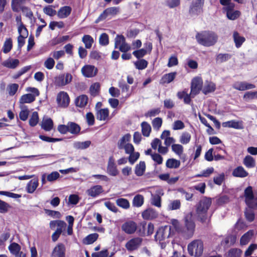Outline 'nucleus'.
I'll use <instances>...</instances> for the list:
<instances>
[{
  "mask_svg": "<svg viewBox=\"0 0 257 257\" xmlns=\"http://www.w3.org/2000/svg\"><path fill=\"white\" fill-rule=\"evenodd\" d=\"M172 224L178 232L183 233L185 238H189L193 236L195 224L191 215H187L185 217V226L183 228L180 226L179 221L176 219H173Z\"/></svg>",
  "mask_w": 257,
  "mask_h": 257,
  "instance_id": "f257e3e1",
  "label": "nucleus"
},
{
  "mask_svg": "<svg viewBox=\"0 0 257 257\" xmlns=\"http://www.w3.org/2000/svg\"><path fill=\"white\" fill-rule=\"evenodd\" d=\"M196 39L199 44L205 47L213 46L218 40L217 35L213 31H204L198 33Z\"/></svg>",
  "mask_w": 257,
  "mask_h": 257,
  "instance_id": "f03ea898",
  "label": "nucleus"
},
{
  "mask_svg": "<svg viewBox=\"0 0 257 257\" xmlns=\"http://www.w3.org/2000/svg\"><path fill=\"white\" fill-rule=\"evenodd\" d=\"M212 201L210 198L204 197L200 200L196 205V213L201 221L204 222L207 217V213Z\"/></svg>",
  "mask_w": 257,
  "mask_h": 257,
  "instance_id": "7ed1b4c3",
  "label": "nucleus"
},
{
  "mask_svg": "<svg viewBox=\"0 0 257 257\" xmlns=\"http://www.w3.org/2000/svg\"><path fill=\"white\" fill-rule=\"evenodd\" d=\"M188 251L190 255L195 257L200 256L203 251V243L201 240L196 239L188 245Z\"/></svg>",
  "mask_w": 257,
  "mask_h": 257,
  "instance_id": "20e7f679",
  "label": "nucleus"
},
{
  "mask_svg": "<svg viewBox=\"0 0 257 257\" xmlns=\"http://www.w3.org/2000/svg\"><path fill=\"white\" fill-rule=\"evenodd\" d=\"M80 130V126L74 122L70 121L66 125L60 124L58 126V131L61 134H66L69 132L72 135H77Z\"/></svg>",
  "mask_w": 257,
  "mask_h": 257,
  "instance_id": "39448f33",
  "label": "nucleus"
},
{
  "mask_svg": "<svg viewBox=\"0 0 257 257\" xmlns=\"http://www.w3.org/2000/svg\"><path fill=\"white\" fill-rule=\"evenodd\" d=\"M26 91L33 93H28L23 95L20 100V105H24L25 103H30L35 101L36 96L39 95V91L38 89L35 87H28Z\"/></svg>",
  "mask_w": 257,
  "mask_h": 257,
  "instance_id": "423d86ee",
  "label": "nucleus"
},
{
  "mask_svg": "<svg viewBox=\"0 0 257 257\" xmlns=\"http://www.w3.org/2000/svg\"><path fill=\"white\" fill-rule=\"evenodd\" d=\"M120 11L119 7H110L106 9L103 12L99 15L98 18L96 20L95 23L96 24L98 23L100 21H102L107 17H113L117 15Z\"/></svg>",
  "mask_w": 257,
  "mask_h": 257,
  "instance_id": "0eeeda50",
  "label": "nucleus"
},
{
  "mask_svg": "<svg viewBox=\"0 0 257 257\" xmlns=\"http://www.w3.org/2000/svg\"><path fill=\"white\" fill-rule=\"evenodd\" d=\"M203 88V80L200 77H195L192 80L191 83L190 95L194 97L198 94Z\"/></svg>",
  "mask_w": 257,
  "mask_h": 257,
  "instance_id": "6e6552de",
  "label": "nucleus"
},
{
  "mask_svg": "<svg viewBox=\"0 0 257 257\" xmlns=\"http://www.w3.org/2000/svg\"><path fill=\"white\" fill-rule=\"evenodd\" d=\"M143 239L140 237H135L128 240L125 244L127 251H133L138 250L142 245Z\"/></svg>",
  "mask_w": 257,
  "mask_h": 257,
  "instance_id": "1a4fd4ad",
  "label": "nucleus"
},
{
  "mask_svg": "<svg viewBox=\"0 0 257 257\" xmlns=\"http://www.w3.org/2000/svg\"><path fill=\"white\" fill-rule=\"evenodd\" d=\"M171 233V227L170 225H166L160 227L155 235V239L160 242L164 240L165 238H168Z\"/></svg>",
  "mask_w": 257,
  "mask_h": 257,
  "instance_id": "9d476101",
  "label": "nucleus"
},
{
  "mask_svg": "<svg viewBox=\"0 0 257 257\" xmlns=\"http://www.w3.org/2000/svg\"><path fill=\"white\" fill-rule=\"evenodd\" d=\"M72 80L70 73H66L60 74L55 78V84L58 86H64L69 84Z\"/></svg>",
  "mask_w": 257,
  "mask_h": 257,
  "instance_id": "9b49d317",
  "label": "nucleus"
},
{
  "mask_svg": "<svg viewBox=\"0 0 257 257\" xmlns=\"http://www.w3.org/2000/svg\"><path fill=\"white\" fill-rule=\"evenodd\" d=\"M164 191L162 189L157 188L155 190V193L151 194V197L150 199L151 204L158 208H161L162 206V199L161 197L164 195Z\"/></svg>",
  "mask_w": 257,
  "mask_h": 257,
  "instance_id": "f8f14e48",
  "label": "nucleus"
},
{
  "mask_svg": "<svg viewBox=\"0 0 257 257\" xmlns=\"http://www.w3.org/2000/svg\"><path fill=\"white\" fill-rule=\"evenodd\" d=\"M138 228L137 224L134 221L128 220L123 223L121 229L127 234H133L135 233Z\"/></svg>",
  "mask_w": 257,
  "mask_h": 257,
  "instance_id": "ddd939ff",
  "label": "nucleus"
},
{
  "mask_svg": "<svg viewBox=\"0 0 257 257\" xmlns=\"http://www.w3.org/2000/svg\"><path fill=\"white\" fill-rule=\"evenodd\" d=\"M204 0H192L190 7L189 13L191 15H198L202 12Z\"/></svg>",
  "mask_w": 257,
  "mask_h": 257,
  "instance_id": "4468645a",
  "label": "nucleus"
},
{
  "mask_svg": "<svg viewBox=\"0 0 257 257\" xmlns=\"http://www.w3.org/2000/svg\"><path fill=\"white\" fill-rule=\"evenodd\" d=\"M57 102L60 107H67L70 102V98L67 93L64 91L60 92L57 96Z\"/></svg>",
  "mask_w": 257,
  "mask_h": 257,
  "instance_id": "2eb2a0df",
  "label": "nucleus"
},
{
  "mask_svg": "<svg viewBox=\"0 0 257 257\" xmlns=\"http://www.w3.org/2000/svg\"><path fill=\"white\" fill-rule=\"evenodd\" d=\"M97 68L91 65H85L81 69L82 74L87 78L94 77L97 74Z\"/></svg>",
  "mask_w": 257,
  "mask_h": 257,
  "instance_id": "dca6fc26",
  "label": "nucleus"
},
{
  "mask_svg": "<svg viewBox=\"0 0 257 257\" xmlns=\"http://www.w3.org/2000/svg\"><path fill=\"white\" fill-rule=\"evenodd\" d=\"M232 87L236 90L239 91H244L251 89L255 87L252 84L248 83L245 81H237L233 83Z\"/></svg>",
  "mask_w": 257,
  "mask_h": 257,
  "instance_id": "f3484780",
  "label": "nucleus"
},
{
  "mask_svg": "<svg viewBox=\"0 0 257 257\" xmlns=\"http://www.w3.org/2000/svg\"><path fill=\"white\" fill-rule=\"evenodd\" d=\"M107 172L110 175L112 176H115L118 173V171L114 163V160L112 156L110 157L108 159Z\"/></svg>",
  "mask_w": 257,
  "mask_h": 257,
  "instance_id": "a211bd4d",
  "label": "nucleus"
},
{
  "mask_svg": "<svg viewBox=\"0 0 257 257\" xmlns=\"http://www.w3.org/2000/svg\"><path fill=\"white\" fill-rule=\"evenodd\" d=\"M52 257H65V247L61 243H58L53 249Z\"/></svg>",
  "mask_w": 257,
  "mask_h": 257,
  "instance_id": "6ab92c4d",
  "label": "nucleus"
},
{
  "mask_svg": "<svg viewBox=\"0 0 257 257\" xmlns=\"http://www.w3.org/2000/svg\"><path fill=\"white\" fill-rule=\"evenodd\" d=\"M177 76L176 72H170L166 74H164L161 78L160 81V83L161 84H168L175 79Z\"/></svg>",
  "mask_w": 257,
  "mask_h": 257,
  "instance_id": "aec40b11",
  "label": "nucleus"
},
{
  "mask_svg": "<svg viewBox=\"0 0 257 257\" xmlns=\"http://www.w3.org/2000/svg\"><path fill=\"white\" fill-rule=\"evenodd\" d=\"M103 192V188L100 185H95L86 191L87 194L92 197L98 196Z\"/></svg>",
  "mask_w": 257,
  "mask_h": 257,
  "instance_id": "412c9836",
  "label": "nucleus"
},
{
  "mask_svg": "<svg viewBox=\"0 0 257 257\" xmlns=\"http://www.w3.org/2000/svg\"><path fill=\"white\" fill-rule=\"evenodd\" d=\"M72 11V9L69 6H64L60 8L57 12V16L60 19L67 18Z\"/></svg>",
  "mask_w": 257,
  "mask_h": 257,
  "instance_id": "4be33fe9",
  "label": "nucleus"
},
{
  "mask_svg": "<svg viewBox=\"0 0 257 257\" xmlns=\"http://www.w3.org/2000/svg\"><path fill=\"white\" fill-rule=\"evenodd\" d=\"M233 176L238 178H245L248 175V173L242 166L235 168L232 171Z\"/></svg>",
  "mask_w": 257,
  "mask_h": 257,
  "instance_id": "5701e85b",
  "label": "nucleus"
},
{
  "mask_svg": "<svg viewBox=\"0 0 257 257\" xmlns=\"http://www.w3.org/2000/svg\"><path fill=\"white\" fill-rule=\"evenodd\" d=\"M56 225L57 226L56 231L58 233L61 234L63 231L66 227L67 224L64 221L62 220H58L56 221H52L50 222V226L51 228H53Z\"/></svg>",
  "mask_w": 257,
  "mask_h": 257,
  "instance_id": "b1692460",
  "label": "nucleus"
},
{
  "mask_svg": "<svg viewBox=\"0 0 257 257\" xmlns=\"http://www.w3.org/2000/svg\"><path fill=\"white\" fill-rule=\"evenodd\" d=\"M20 63V61L16 59L9 58L2 63V65L10 69H15Z\"/></svg>",
  "mask_w": 257,
  "mask_h": 257,
  "instance_id": "393cba45",
  "label": "nucleus"
},
{
  "mask_svg": "<svg viewBox=\"0 0 257 257\" xmlns=\"http://www.w3.org/2000/svg\"><path fill=\"white\" fill-rule=\"evenodd\" d=\"M215 89L216 85L213 82L206 81L204 83V86H203L202 91L204 94H207L214 91Z\"/></svg>",
  "mask_w": 257,
  "mask_h": 257,
  "instance_id": "a878e982",
  "label": "nucleus"
},
{
  "mask_svg": "<svg viewBox=\"0 0 257 257\" xmlns=\"http://www.w3.org/2000/svg\"><path fill=\"white\" fill-rule=\"evenodd\" d=\"M222 126L223 127H232L235 129H242L243 128L242 121H236L234 120L223 122Z\"/></svg>",
  "mask_w": 257,
  "mask_h": 257,
  "instance_id": "bb28decb",
  "label": "nucleus"
},
{
  "mask_svg": "<svg viewBox=\"0 0 257 257\" xmlns=\"http://www.w3.org/2000/svg\"><path fill=\"white\" fill-rule=\"evenodd\" d=\"M158 216V213L153 208H148L142 213L144 219L149 220L155 218Z\"/></svg>",
  "mask_w": 257,
  "mask_h": 257,
  "instance_id": "cd10ccee",
  "label": "nucleus"
},
{
  "mask_svg": "<svg viewBox=\"0 0 257 257\" xmlns=\"http://www.w3.org/2000/svg\"><path fill=\"white\" fill-rule=\"evenodd\" d=\"M88 98L87 95L82 94L78 96L75 100L77 106L79 107H85L88 103Z\"/></svg>",
  "mask_w": 257,
  "mask_h": 257,
  "instance_id": "c85d7f7f",
  "label": "nucleus"
},
{
  "mask_svg": "<svg viewBox=\"0 0 257 257\" xmlns=\"http://www.w3.org/2000/svg\"><path fill=\"white\" fill-rule=\"evenodd\" d=\"M39 185L38 179H32L30 180L26 186V190L28 193L32 194L35 192Z\"/></svg>",
  "mask_w": 257,
  "mask_h": 257,
  "instance_id": "c756f323",
  "label": "nucleus"
},
{
  "mask_svg": "<svg viewBox=\"0 0 257 257\" xmlns=\"http://www.w3.org/2000/svg\"><path fill=\"white\" fill-rule=\"evenodd\" d=\"M131 139V135L130 134H126L124 135L117 142V147L119 150H122L125 147V145L128 144Z\"/></svg>",
  "mask_w": 257,
  "mask_h": 257,
  "instance_id": "7c9ffc66",
  "label": "nucleus"
},
{
  "mask_svg": "<svg viewBox=\"0 0 257 257\" xmlns=\"http://www.w3.org/2000/svg\"><path fill=\"white\" fill-rule=\"evenodd\" d=\"M146 170V164L144 161H141L135 167V173L137 176H142Z\"/></svg>",
  "mask_w": 257,
  "mask_h": 257,
  "instance_id": "2f4dec72",
  "label": "nucleus"
},
{
  "mask_svg": "<svg viewBox=\"0 0 257 257\" xmlns=\"http://www.w3.org/2000/svg\"><path fill=\"white\" fill-rule=\"evenodd\" d=\"M108 108L100 109L96 113V118L100 120H105L108 118Z\"/></svg>",
  "mask_w": 257,
  "mask_h": 257,
  "instance_id": "473e14b6",
  "label": "nucleus"
},
{
  "mask_svg": "<svg viewBox=\"0 0 257 257\" xmlns=\"http://www.w3.org/2000/svg\"><path fill=\"white\" fill-rule=\"evenodd\" d=\"M53 126V122L50 118L43 119L42 121L41 127L46 131H51Z\"/></svg>",
  "mask_w": 257,
  "mask_h": 257,
  "instance_id": "72a5a7b5",
  "label": "nucleus"
},
{
  "mask_svg": "<svg viewBox=\"0 0 257 257\" xmlns=\"http://www.w3.org/2000/svg\"><path fill=\"white\" fill-rule=\"evenodd\" d=\"M82 41L84 44L86 49H90L94 43V39L90 35H85L82 38Z\"/></svg>",
  "mask_w": 257,
  "mask_h": 257,
  "instance_id": "f704fd0d",
  "label": "nucleus"
},
{
  "mask_svg": "<svg viewBox=\"0 0 257 257\" xmlns=\"http://www.w3.org/2000/svg\"><path fill=\"white\" fill-rule=\"evenodd\" d=\"M27 1H30V0H12L11 7L12 10L15 12H18L19 11V7L22 6V5L25 4Z\"/></svg>",
  "mask_w": 257,
  "mask_h": 257,
  "instance_id": "c9c22d12",
  "label": "nucleus"
},
{
  "mask_svg": "<svg viewBox=\"0 0 257 257\" xmlns=\"http://www.w3.org/2000/svg\"><path fill=\"white\" fill-rule=\"evenodd\" d=\"M243 163L248 168H252L255 166V161L253 157L247 155L244 158Z\"/></svg>",
  "mask_w": 257,
  "mask_h": 257,
  "instance_id": "e433bc0d",
  "label": "nucleus"
},
{
  "mask_svg": "<svg viewBox=\"0 0 257 257\" xmlns=\"http://www.w3.org/2000/svg\"><path fill=\"white\" fill-rule=\"evenodd\" d=\"M8 249L12 254L17 256L21 251V247L17 243L13 242L9 246Z\"/></svg>",
  "mask_w": 257,
  "mask_h": 257,
  "instance_id": "4c0bfd02",
  "label": "nucleus"
},
{
  "mask_svg": "<svg viewBox=\"0 0 257 257\" xmlns=\"http://www.w3.org/2000/svg\"><path fill=\"white\" fill-rule=\"evenodd\" d=\"M91 145L90 141L85 142H75L73 143V147L76 149L84 150L88 148Z\"/></svg>",
  "mask_w": 257,
  "mask_h": 257,
  "instance_id": "58836bf2",
  "label": "nucleus"
},
{
  "mask_svg": "<svg viewBox=\"0 0 257 257\" xmlns=\"http://www.w3.org/2000/svg\"><path fill=\"white\" fill-rule=\"evenodd\" d=\"M180 165V161L175 159H169L167 160L166 166L168 168H178Z\"/></svg>",
  "mask_w": 257,
  "mask_h": 257,
  "instance_id": "ea45409f",
  "label": "nucleus"
},
{
  "mask_svg": "<svg viewBox=\"0 0 257 257\" xmlns=\"http://www.w3.org/2000/svg\"><path fill=\"white\" fill-rule=\"evenodd\" d=\"M20 107L21 109V110L19 113L20 118L23 121H25L28 117L29 114V110H28L27 107L25 105H20Z\"/></svg>",
  "mask_w": 257,
  "mask_h": 257,
  "instance_id": "a19ab883",
  "label": "nucleus"
},
{
  "mask_svg": "<svg viewBox=\"0 0 257 257\" xmlns=\"http://www.w3.org/2000/svg\"><path fill=\"white\" fill-rule=\"evenodd\" d=\"M13 48V42L11 38L7 39L2 48V51L5 54H7L11 51Z\"/></svg>",
  "mask_w": 257,
  "mask_h": 257,
  "instance_id": "79ce46f5",
  "label": "nucleus"
},
{
  "mask_svg": "<svg viewBox=\"0 0 257 257\" xmlns=\"http://www.w3.org/2000/svg\"><path fill=\"white\" fill-rule=\"evenodd\" d=\"M233 37L235 46L237 48L240 47L245 41V38L243 37L240 36L237 32L233 33Z\"/></svg>",
  "mask_w": 257,
  "mask_h": 257,
  "instance_id": "37998d69",
  "label": "nucleus"
},
{
  "mask_svg": "<svg viewBox=\"0 0 257 257\" xmlns=\"http://www.w3.org/2000/svg\"><path fill=\"white\" fill-rule=\"evenodd\" d=\"M253 232L252 230H249L244 234L241 237L240 242L241 245H245L250 240L251 236L253 235Z\"/></svg>",
  "mask_w": 257,
  "mask_h": 257,
  "instance_id": "c03bdc74",
  "label": "nucleus"
},
{
  "mask_svg": "<svg viewBox=\"0 0 257 257\" xmlns=\"http://www.w3.org/2000/svg\"><path fill=\"white\" fill-rule=\"evenodd\" d=\"M141 127L143 135L145 137H149L151 131V125L148 122L144 121L141 123Z\"/></svg>",
  "mask_w": 257,
  "mask_h": 257,
  "instance_id": "a18cd8bd",
  "label": "nucleus"
},
{
  "mask_svg": "<svg viewBox=\"0 0 257 257\" xmlns=\"http://www.w3.org/2000/svg\"><path fill=\"white\" fill-rule=\"evenodd\" d=\"M244 197L246 203H250V201L254 197L252 187L248 186L245 189Z\"/></svg>",
  "mask_w": 257,
  "mask_h": 257,
  "instance_id": "49530a36",
  "label": "nucleus"
},
{
  "mask_svg": "<svg viewBox=\"0 0 257 257\" xmlns=\"http://www.w3.org/2000/svg\"><path fill=\"white\" fill-rule=\"evenodd\" d=\"M116 204L119 207H121L124 209L129 208L130 206L128 201L126 199L122 198L116 199Z\"/></svg>",
  "mask_w": 257,
  "mask_h": 257,
  "instance_id": "de8ad7c7",
  "label": "nucleus"
},
{
  "mask_svg": "<svg viewBox=\"0 0 257 257\" xmlns=\"http://www.w3.org/2000/svg\"><path fill=\"white\" fill-rule=\"evenodd\" d=\"M98 237V234L96 233L90 234L84 239L83 242L86 244H92L97 240Z\"/></svg>",
  "mask_w": 257,
  "mask_h": 257,
  "instance_id": "09e8293b",
  "label": "nucleus"
},
{
  "mask_svg": "<svg viewBox=\"0 0 257 257\" xmlns=\"http://www.w3.org/2000/svg\"><path fill=\"white\" fill-rule=\"evenodd\" d=\"M21 10L24 15L30 20H32L33 18V13L31 9L26 6H21L19 7V10Z\"/></svg>",
  "mask_w": 257,
  "mask_h": 257,
  "instance_id": "8fccbe9b",
  "label": "nucleus"
},
{
  "mask_svg": "<svg viewBox=\"0 0 257 257\" xmlns=\"http://www.w3.org/2000/svg\"><path fill=\"white\" fill-rule=\"evenodd\" d=\"M144 198L142 195H137L135 196L133 200V204L137 207H141L144 203Z\"/></svg>",
  "mask_w": 257,
  "mask_h": 257,
  "instance_id": "3c124183",
  "label": "nucleus"
},
{
  "mask_svg": "<svg viewBox=\"0 0 257 257\" xmlns=\"http://www.w3.org/2000/svg\"><path fill=\"white\" fill-rule=\"evenodd\" d=\"M236 237L233 235L227 236L222 241V243L226 246H229L233 245L236 241Z\"/></svg>",
  "mask_w": 257,
  "mask_h": 257,
  "instance_id": "603ef678",
  "label": "nucleus"
},
{
  "mask_svg": "<svg viewBox=\"0 0 257 257\" xmlns=\"http://www.w3.org/2000/svg\"><path fill=\"white\" fill-rule=\"evenodd\" d=\"M181 202L179 200L176 199L171 200L168 205V208L170 210H177L180 208Z\"/></svg>",
  "mask_w": 257,
  "mask_h": 257,
  "instance_id": "864d4df0",
  "label": "nucleus"
},
{
  "mask_svg": "<svg viewBox=\"0 0 257 257\" xmlns=\"http://www.w3.org/2000/svg\"><path fill=\"white\" fill-rule=\"evenodd\" d=\"M191 138V136L188 132H183L180 137V142L182 144H188Z\"/></svg>",
  "mask_w": 257,
  "mask_h": 257,
  "instance_id": "5fc2aeb1",
  "label": "nucleus"
},
{
  "mask_svg": "<svg viewBox=\"0 0 257 257\" xmlns=\"http://www.w3.org/2000/svg\"><path fill=\"white\" fill-rule=\"evenodd\" d=\"M172 150L177 155L180 157L183 153V147L180 144H173L172 145Z\"/></svg>",
  "mask_w": 257,
  "mask_h": 257,
  "instance_id": "6e6d98bb",
  "label": "nucleus"
},
{
  "mask_svg": "<svg viewBox=\"0 0 257 257\" xmlns=\"http://www.w3.org/2000/svg\"><path fill=\"white\" fill-rule=\"evenodd\" d=\"M148 64V62L145 59H141L134 62L136 68L139 70L145 69L147 67Z\"/></svg>",
  "mask_w": 257,
  "mask_h": 257,
  "instance_id": "4d7b16f0",
  "label": "nucleus"
},
{
  "mask_svg": "<svg viewBox=\"0 0 257 257\" xmlns=\"http://www.w3.org/2000/svg\"><path fill=\"white\" fill-rule=\"evenodd\" d=\"M19 88V85L16 83L10 84L8 86L7 90L10 96L14 95Z\"/></svg>",
  "mask_w": 257,
  "mask_h": 257,
  "instance_id": "13d9d810",
  "label": "nucleus"
},
{
  "mask_svg": "<svg viewBox=\"0 0 257 257\" xmlns=\"http://www.w3.org/2000/svg\"><path fill=\"white\" fill-rule=\"evenodd\" d=\"M231 56L229 54L220 53L216 56V60L218 63H223L229 60Z\"/></svg>",
  "mask_w": 257,
  "mask_h": 257,
  "instance_id": "bf43d9fd",
  "label": "nucleus"
},
{
  "mask_svg": "<svg viewBox=\"0 0 257 257\" xmlns=\"http://www.w3.org/2000/svg\"><path fill=\"white\" fill-rule=\"evenodd\" d=\"M214 171V169L213 167L208 168L207 169L203 170L201 172L200 174H197L196 175L197 177H208L212 174Z\"/></svg>",
  "mask_w": 257,
  "mask_h": 257,
  "instance_id": "052dcab7",
  "label": "nucleus"
},
{
  "mask_svg": "<svg viewBox=\"0 0 257 257\" xmlns=\"http://www.w3.org/2000/svg\"><path fill=\"white\" fill-rule=\"evenodd\" d=\"M39 116L38 112L34 111L33 112L30 119H29V124L31 126H35L38 122Z\"/></svg>",
  "mask_w": 257,
  "mask_h": 257,
  "instance_id": "680f3d73",
  "label": "nucleus"
},
{
  "mask_svg": "<svg viewBox=\"0 0 257 257\" xmlns=\"http://www.w3.org/2000/svg\"><path fill=\"white\" fill-rule=\"evenodd\" d=\"M240 12L239 11H232L227 12L226 16L228 19L234 20L239 17Z\"/></svg>",
  "mask_w": 257,
  "mask_h": 257,
  "instance_id": "e2e57ef3",
  "label": "nucleus"
},
{
  "mask_svg": "<svg viewBox=\"0 0 257 257\" xmlns=\"http://www.w3.org/2000/svg\"><path fill=\"white\" fill-rule=\"evenodd\" d=\"M99 43L100 45L106 46L109 43L108 36L106 33H102L99 38Z\"/></svg>",
  "mask_w": 257,
  "mask_h": 257,
  "instance_id": "0e129e2a",
  "label": "nucleus"
},
{
  "mask_svg": "<svg viewBox=\"0 0 257 257\" xmlns=\"http://www.w3.org/2000/svg\"><path fill=\"white\" fill-rule=\"evenodd\" d=\"M257 98V91H248L244 93L243 99L246 101Z\"/></svg>",
  "mask_w": 257,
  "mask_h": 257,
  "instance_id": "69168bd1",
  "label": "nucleus"
},
{
  "mask_svg": "<svg viewBox=\"0 0 257 257\" xmlns=\"http://www.w3.org/2000/svg\"><path fill=\"white\" fill-rule=\"evenodd\" d=\"M241 250L237 248H232L230 249L227 255V257H240Z\"/></svg>",
  "mask_w": 257,
  "mask_h": 257,
  "instance_id": "338daca9",
  "label": "nucleus"
},
{
  "mask_svg": "<svg viewBox=\"0 0 257 257\" xmlns=\"http://www.w3.org/2000/svg\"><path fill=\"white\" fill-rule=\"evenodd\" d=\"M162 122H163V121H162V119L161 118L156 117V118H154L153 119V120L152 121V125H153V128L155 130L158 131L160 129V128L161 127Z\"/></svg>",
  "mask_w": 257,
  "mask_h": 257,
  "instance_id": "774afa93",
  "label": "nucleus"
}]
</instances>
